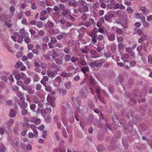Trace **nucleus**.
Here are the masks:
<instances>
[{
    "instance_id": "obj_1",
    "label": "nucleus",
    "mask_w": 152,
    "mask_h": 152,
    "mask_svg": "<svg viewBox=\"0 0 152 152\" xmlns=\"http://www.w3.org/2000/svg\"><path fill=\"white\" fill-rule=\"evenodd\" d=\"M19 34L18 36L17 41L18 43H20L23 42L24 37L26 36V34L28 33L25 31L24 28H22L20 30Z\"/></svg>"
},
{
    "instance_id": "obj_2",
    "label": "nucleus",
    "mask_w": 152,
    "mask_h": 152,
    "mask_svg": "<svg viewBox=\"0 0 152 152\" xmlns=\"http://www.w3.org/2000/svg\"><path fill=\"white\" fill-rule=\"evenodd\" d=\"M139 55L141 56L145 54L147 52L146 45L145 43H142L141 45L138 46L137 49Z\"/></svg>"
},
{
    "instance_id": "obj_3",
    "label": "nucleus",
    "mask_w": 152,
    "mask_h": 152,
    "mask_svg": "<svg viewBox=\"0 0 152 152\" xmlns=\"http://www.w3.org/2000/svg\"><path fill=\"white\" fill-rule=\"evenodd\" d=\"M51 9V8L48 7L45 10H43L40 13V19L41 20H45L48 17L47 14V12H49L50 10Z\"/></svg>"
},
{
    "instance_id": "obj_4",
    "label": "nucleus",
    "mask_w": 152,
    "mask_h": 152,
    "mask_svg": "<svg viewBox=\"0 0 152 152\" xmlns=\"http://www.w3.org/2000/svg\"><path fill=\"white\" fill-rule=\"evenodd\" d=\"M101 60L99 61H95L91 62L89 64V66L91 68L95 67L96 68L99 69L102 66V63L101 62H99V61H102Z\"/></svg>"
},
{
    "instance_id": "obj_5",
    "label": "nucleus",
    "mask_w": 152,
    "mask_h": 152,
    "mask_svg": "<svg viewBox=\"0 0 152 152\" xmlns=\"http://www.w3.org/2000/svg\"><path fill=\"white\" fill-rule=\"evenodd\" d=\"M17 103L21 108H26L28 106L27 103L25 102L24 99L23 97L17 100Z\"/></svg>"
},
{
    "instance_id": "obj_6",
    "label": "nucleus",
    "mask_w": 152,
    "mask_h": 152,
    "mask_svg": "<svg viewBox=\"0 0 152 152\" xmlns=\"http://www.w3.org/2000/svg\"><path fill=\"white\" fill-rule=\"evenodd\" d=\"M88 35L91 37V43L93 44H95L97 41V34L94 31L88 33Z\"/></svg>"
},
{
    "instance_id": "obj_7",
    "label": "nucleus",
    "mask_w": 152,
    "mask_h": 152,
    "mask_svg": "<svg viewBox=\"0 0 152 152\" xmlns=\"http://www.w3.org/2000/svg\"><path fill=\"white\" fill-rule=\"evenodd\" d=\"M47 100L48 103L47 104L48 105H50L52 107H55L56 104L55 102V98L51 96H48L47 98Z\"/></svg>"
},
{
    "instance_id": "obj_8",
    "label": "nucleus",
    "mask_w": 152,
    "mask_h": 152,
    "mask_svg": "<svg viewBox=\"0 0 152 152\" xmlns=\"http://www.w3.org/2000/svg\"><path fill=\"white\" fill-rule=\"evenodd\" d=\"M53 9L56 12L54 13V15L55 16L56 18L59 19V17L61 16V14H60L61 12L59 6L56 5H55Z\"/></svg>"
},
{
    "instance_id": "obj_9",
    "label": "nucleus",
    "mask_w": 152,
    "mask_h": 152,
    "mask_svg": "<svg viewBox=\"0 0 152 152\" xmlns=\"http://www.w3.org/2000/svg\"><path fill=\"white\" fill-rule=\"evenodd\" d=\"M26 125L28 126V128H31L33 131L34 133V137L37 138V137L38 132L36 129V127L33 124H30L28 123H26Z\"/></svg>"
},
{
    "instance_id": "obj_10",
    "label": "nucleus",
    "mask_w": 152,
    "mask_h": 152,
    "mask_svg": "<svg viewBox=\"0 0 152 152\" xmlns=\"http://www.w3.org/2000/svg\"><path fill=\"white\" fill-rule=\"evenodd\" d=\"M26 125L28 126V128H31L33 131L34 133V137L37 138V137L38 132L36 129V127L33 124H30L28 123H26Z\"/></svg>"
},
{
    "instance_id": "obj_11",
    "label": "nucleus",
    "mask_w": 152,
    "mask_h": 152,
    "mask_svg": "<svg viewBox=\"0 0 152 152\" xmlns=\"http://www.w3.org/2000/svg\"><path fill=\"white\" fill-rule=\"evenodd\" d=\"M88 93V90L86 87H85L84 88H82L80 91L81 96L84 99L86 98Z\"/></svg>"
},
{
    "instance_id": "obj_12",
    "label": "nucleus",
    "mask_w": 152,
    "mask_h": 152,
    "mask_svg": "<svg viewBox=\"0 0 152 152\" xmlns=\"http://www.w3.org/2000/svg\"><path fill=\"white\" fill-rule=\"evenodd\" d=\"M90 55L91 58H96L99 57V54L97 51L95 50H90Z\"/></svg>"
},
{
    "instance_id": "obj_13",
    "label": "nucleus",
    "mask_w": 152,
    "mask_h": 152,
    "mask_svg": "<svg viewBox=\"0 0 152 152\" xmlns=\"http://www.w3.org/2000/svg\"><path fill=\"white\" fill-rule=\"evenodd\" d=\"M47 75L49 77L53 78L57 75V72L56 70L53 71L52 72L48 70L47 71Z\"/></svg>"
},
{
    "instance_id": "obj_14",
    "label": "nucleus",
    "mask_w": 152,
    "mask_h": 152,
    "mask_svg": "<svg viewBox=\"0 0 152 152\" xmlns=\"http://www.w3.org/2000/svg\"><path fill=\"white\" fill-rule=\"evenodd\" d=\"M35 48V49H34L32 50V52L34 53L37 55H38L39 53L38 50L41 49V47L40 45H36Z\"/></svg>"
},
{
    "instance_id": "obj_15",
    "label": "nucleus",
    "mask_w": 152,
    "mask_h": 152,
    "mask_svg": "<svg viewBox=\"0 0 152 152\" xmlns=\"http://www.w3.org/2000/svg\"><path fill=\"white\" fill-rule=\"evenodd\" d=\"M49 80V78L48 76H44L42 79L40 83L44 86H46L47 85L46 82H48Z\"/></svg>"
},
{
    "instance_id": "obj_16",
    "label": "nucleus",
    "mask_w": 152,
    "mask_h": 152,
    "mask_svg": "<svg viewBox=\"0 0 152 152\" xmlns=\"http://www.w3.org/2000/svg\"><path fill=\"white\" fill-rule=\"evenodd\" d=\"M9 10L10 13L8 15L9 17L11 18L14 16V12L15 10V9L14 6H12L10 7Z\"/></svg>"
},
{
    "instance_id": "obj_17",
    "label": "nucleus",
    "mask_w": 152,
    "mask_h": 152,
    "mask_svg": "<svg viewBox=\"0 0 152 152\" xmlns=\"http://www.w3.org/2000/svg\"><path fill=\"white\" fill-rule=\"evenodd\" d=\"M114 5V9H117L119 8L122 10L125 9V7L124 6L121 4H115Z\"/></svg>"
},
{
    "instance_id": "obj_18",
    "label": "nucleus",
    "mask_w": 152,
    "mask_h": 152,
    "mask_svg": "<svg viewBox=\"0 0 152 152\" xmlns=\"http://www.w3.org/2000/svg\"><path fill=\"white\" fill-rule=\"evenodd\" d=\"M107 36L108 39L110 41H113L115 40V35L107 33Z\"/></svg>"
},
{
    "instance_id": "obj_19",
    "label": "nucleus",
    "mask_w": 152,
    "mask_h": 152,
    "mask_svg": "<svg viewBox=\"0 0 152 152\" xmlns=\"http://www.w3.org/2000/svg\"><path fill=\"white\" fill-rule=\"evenodd\" d=\"M31 122L34 123L37 125H39L40 124L41 120L39 118L33 117L32 118Z\"/></svg>"
},
{
    "instance_id": "obj_20",
    "label": "nucleus",
    "mask_w": 152,
    "mask_h": 152,
    "mask_svg": "<svg viewBox=\"0 0 152 152\" xmlns=\"http://www.w3.org/2000/svg\"><path fill=\"white\" fill-rule=\"evenodd\" d=\"M147 36L146 35L143 34V35L138 40V42L140 43L144 42V41L147 40Z\"/></svg>"
},
{
    "instance_id": "obj_21",
    "label": "nucleus",
    "mask_w": 152,
    "mask_h": 152,
    "mask_svg": "<svg viewBox=\"0 0 152 152\" xmlns=\"http://www.w3.org/2000/svg\"><path fill=\"white\" fill-rule=\"evenodd\" d=\"M24 41L27 44L30 43L31 42V40L29 37L28 34H26V36L24 37Z\"/></svg>"
},
{
    "instance_id": "obj_22",
    "label": "nucleus",
    "mask_w": 152,
    "mask_h": 152,
    "mask_svg": "<svg viewBox=\"0 0 152 152\" xmlns=\"http://www.w3.org/2000/svg\"><path fill=\"white\" fill-rule=\"evenodd\" d=\"M52 52L48 51L46 54L43 55L44 57L47 60L50 59V57L52 56Z\"/></svg>"
},
{
    "instance_id": "obj_23",
    "label": "nucleus",
    "mask_w": 152,
    "mask_h": 152,
    "mask_svg": "<svg viewBox=\"0 0 152 152\" xmlns=\"http://www.w3.org/2000/svg\"><path fill=\"white\" fill-rule=\"evenodd\" d=\"M59 55L58 53H56L54 49H53L52 52V58L55 59Z\"/></svg>"
},
{
    "instance_id": "obj_24",
    "label": "nucleus",
    "mask_w": 152,
    "mask_h": 152,
    "mask_svg": "<svg viewBox=\"0 0 152 152\" xmlns=\"http://www.w3.org/2000/svg\"><path fill=\"white\" fill-rule=\"evenodd\" d=\"M10 18H9V15H6L3 14L0 16V20L1 21H4L5 20Z\"/></svg>"
},
{
    "instance_id": "obj_25",
    "label": "nucleus",
    "mask_w": 152,
    "mask_h": 152,
    "mask_svg": "<svg viewBox=\"0 0 152 152\" xmlns=\"http://www.w3.org/2000/svg\"><path fill=\"white\" fill-rule=\"evenodd\" d=\"M81 70L84 74H85L87 72H89V69L88 67L84 66L81 68Z\"/></svg>"
},
{
    "instance_id": "obj_26",
    "label": "nucleus",
    "mask_w": 152,
    "mask_h": 152,
    "mask_svg": "<svg viewBox=\"0 0 152 152\" xmlns=\"http://www.w3.org/2000/svg\"><path fill=\"white\" fill-rule=\"evenodd\" d=\"M9 116L10 117L12 118H13L15 116L16 114L15 112V111L13 109L10 110V113H9Z\"/></svg>"
},
{
    "instance_id": "obj_27",
    "label": "nucleus",
    "mask_w": 152,
    "mask_h": 152,
    "mask_svg": "<svg viewBox=\"0 0 152 152\" xmlns=\"http://www.w3.org/2000/svg\"><path fill=\"white\" fill-rule=\"evenodd\" d=\"M89 50V48L87 46H86L81 50L82 53L86 54L88 53Z\"/></svg>"
},
{
    "instance_id": "obj_28",
    "label": "nucleus",
    "mask_w": 152,
    "mask_h": 152,
    "mask_svg": "<svg viewBox=\"0 0 152 152\" xmlns=\"http://www.w3.org/2000/svg\"><path fill=\"white\" fill-rule=\"evenodd\" d=\"M56 63L58 65H61L62 64V60L61 58H58L55 59Z\"/></svg>"
},
{
    "instance_id": "obj_29",
    "label": "nucleus",
    "mask_w": 152,
    "mask_h": 152,
    "mask_svg": "<svg viewBox=\"0 0 152 152\" xmlns=\"http://www.w3.org/2000/svg\"><path fill=\"white\" fill-rule=\"evenodd\" d=\"M66 34H67L62 33L61 34L57 36L56 37V38L58 40H61L63 38V36Z\"/></svg>"
},
{
    "instance_id": "obj_30",
    "label": "nucleus",
    "mask_w": 152,
    "mask_h": 152,
    "mask_svg": "<svg viewBox=\"0 0 152 152\" xmlns=\"http://www.w3.org/2000/svg\"><path fill=\"white\" fill-rule=\"evenodd\" d=\"M86 3L84 1L80 0L78 2V5L80 7H83L85 5H86Z\"/></svg>"
},
{
    "instance_id": "obj_31",
    "label": "nucleus",
    "mask_w": 152,
    "mask_h": 152,
    "mask_svg": "<svg viewBox=\"0 0 152 152\" xmlns=\"http://www.w3.org/2000/svg\"><path fill=\"white\" fill-rule=\"evenodd\" d=\"M141 10L145 14H147L149 13V11L145 7H142L141 8Z\"/></svg>"
},
{
    "instance_id": "obj_32",
    "label": "nucleus",
    "mask_w": 152,
    "mask_h": 152,
    "mask_svg": "<svg viewBox=\"0 0 152 152\" xmlns=\"http://www.w3.org/2000/svg\"><path fill=\"white\" fill-rule=\"evenodd\" d=\"M135 34H138L141 35L142 34V31L140 29L135 28L134 30Z\"/></svg>"
},
{
    "instance_id": "obj_33",
    "label": "nucleus",
    "mask_w": 152,
    "mask_h": 152,
    "mask_svg": "<svg viewBox=\"0 0 152 152\" xmlns=\"http://www.w3.org/2000/svg\"><path fill=\"white\" fill-rule=\"evenodd\" d=\"M49 33L51 34H58V33L56 32L53 28H51L48 30Z\"/></svg>"
},
{
    "instance_id": "obj_34",
    "label": "nucleus",
    "mask_w": 152,
    "mask_h": 152,
    "mask_svg": "<svg viewBox=\"0 0 152 152\" xmlns=\"http://www.w3.org/2000/svg\"><path fill=\"white\" fill-rule=\"evenodd\" d=\"M12 100H7L5 102V103L7 106H10L12 105Z\"/></svg>"
},
{
    "instance_id": "obj_35",
    "label": "nucleus",
    "mask_w": 152,
    "mask_h": 152,
    "mask_svg": "<svg viewBox=\"0 0 152 152\" xmlns=\"http://www.w3.org/2000/svg\"><path fill=\"white\" fill-rule=\"evenodd\" d=\"M117 80L118 83H116L118 84L121 83L123 81V77L121 75L118 76L117 79Z\"/></svg>"
},
{
    "instance_id": "obj_36",
    "label": "nucleus",
    "mask_w": 152,
    "mask_h": 152,
    "mask_svg": "<svg viewBox=\"0 0 152 152\" xmlns=\"http://www.w3.org/2000/svg\"><path fill=\"white\" fill-rule=\"evenodd\" d=\"M61 78L60 76H57L54 80V82L56 81L58 83H60L61 81Z\"/></svg>"
},
{
    "instance_id": "obj_37",
    "label": "nucleus",
    "mask_w": 152,
    "mask_h": 152,
    "mask_svg": "<svg viewBox=\"0 0 152 152\" xmlns=\"http://www.w3.org/2000/svg\"><path fill=\"white\" fill-rule=\"evenodd\" d=\"M51 118L49 115H48L45 117L44 119L47 123H50L51 121Z\"/></svg>"
},
{
    "instance_id": "obj_38",
    "label": "nucleus",
    "mask_w": 152,
    "mask_h": 152,
    "mask_svg": "<svg viewBox=\"0 0 152 152\" xmlns=\"http://www.w3.org/2000/svg\"><path fill=\"white\" fill-rule=\"evenodd\" d=\"M54 121L56 122H60V119L57 115H55L53 118Z\"/></svg>"
},
{
    "instance_id": "obj_39",
    "label": "nucleus",
    "mask_w": 152,
    "mask_h": 152,
    "mask_svg": "<svg viewBox=\"0 0 152 152\" xmlns=\"http://www.w3.org/2000/svg\"><path fill=\"white\" fill-rule=\"evenodd\" d=\"M47 27L48 28H52L54 26L53 23L50 20H48L47 22Z\"/></svg>"
},
{
    "instance_id": "obj_40",
    "label": "nucleus",
    "mask_w": 152,
    "mask_h": 152,
    "mask_svg": "<svg viewBox=\"0 0 152 152\" xmlns=\"http://www.w3.org/2000/svg\"><path fill=\"white\" fill-rule=\"evenodd\" d=\"M71 58V56L68 54L64 56V60L66 61H69Z\"/></svg>"
},
{
    "instance_id": "obj_41",
    "label": "nucleus",
    "mask_w": 152,
    "mask_h": 152,
    "mask_svg": "<svg viewBox=\"0 0 152 152\" xmlns=\"http://www.w3.org/2000/svg\"><path fill=\"white\" fill-rule=\"evenodd\" d=\"M24 83L26 85H28L31 81V79L30 78H26L25 80H23Z\"/></svg>"
},
{
    "instance_id": "obj_42",
    "label": "nucleus",
    "mask_w": 152,
    "mask_h": 152,
    "mask_svg": "<svg viewBox=\"0 0 152 152\" xmlns=\"http://www.w3.org/2000/svg\"><path fill=\"white\" fill-rule=\"evenodd\" d=\"M35 88L37 91H40L42 88V86L40 84H36Z\"/></svg>"
},
{
    "instance_id": "obj_43",
    "label": "nucleus",
    "mask_w": 152,
    "mask_h": 152,
    "mask_svg": "<svg viewBox=\"0 0 152 152\" xmlns=\"http://www.w3.org/2000/svg\"><path fill=\"white\" fill-rule=\"evenodd\" d=\"M55 135L56 140L59 141L60 140V137L59 136V133L58 131H56L55 132Z\"/></svg>"
},
{
    "instance_id": "obj_44",
    "label": "nucleus",
    "mask_w": 152,
    "mask_h": 152,
    "mask_svg": "<svg viewBox=\"0 0 152 152\" xmlns=\"http://www.w3.org/2000/svg\"><path fill=\"white\" fill-rule=\"evenodd\" d=\"M79 58L75 56H72L71 57V61L73 63H75L77 61H78Z\"/></svg>"
},
{
    "instance_id": "obj_45",
    "label": "nucleus",
    "mask_w": 152,
    "mask_h": 152,
    "mask_svg": "<svg viewBox=\"0 0 152 152\" xmlns=\"http://www.w3.org/2000/svg\"><path fill=\"white\" fill-rule=\"evenodd\" d=\"M14 122V121L13 119H10L8 122L7 125L9 127L11 126L12 125Z\"/></svg>"
},
{
    "instance_id": "obj_46",
    "label": "nucleus",
    "mask_w": 152,
    "mask_h": 152,
    "mask_svg": "<svg viewBox=\"0 0 152 152\" xmlns=\"http://www.w3.org/2000/svg\"><path fill=\"white\" fill-rule=\"evenodd\" d=\"M23 64L20 61H19L17 62L16 65L15 67L16 69H19L22 66Z\"/></svg>"
},
{
    "instance_id": "obj_47",
    "label": "nucleus",
    "mask_w": 152,
    "mask_h": 152,
    "mask_svg": "<svg viewBox=\"0 0 152 152\" xmlns=\"http://www.w3.org/2000/svg\"><path fill=\"white\" fill-rule=\"evenodd\" d=\"M33 100L34 102L36 104H37L39 102V98L38 97L35 96H34L33 97Z\"/></svg>"
},
{
    "instance_id": "obj_48",
    "label": "nucleus",
    "mask_w": 152,
    "mask_h": 152,
    "mask_svg": "<svg viewBox=\"0 0 152 152\" xmlns=\"http://www.w3.org/2000/svg\"><path fill=\"white\" fill-rule=\"evenodd\" d=\"M5 147L3 144H0V151L1 152H4Z\"/></svg>"
},
{
    "instance_id": "obj_49",
    "label": "nucleus",
    "mask_w": 152,
    "mask_h": 152,
    "mask_svg": "<svg viewBox=\"0 0 152 152\" xmlns=\"http://www.w3.org/2000/svg\"><path fill=\"white\" fill-rule=\"evenodd\" d=\"M57 41V40L56 38L54 37H52L51 39L50 42L53 44H54L56 43Z\"/></svg>"
},
{
    "instance_id": "obj_50",
    "label": "nucleus",
    "mask_w": 152,
    "mask_h": 152,
    "mask_svg": "<svg viewBox=\"0 0 152 152\" xmlns=\"http://www.w3.org/2000/svg\"><path fill=\"white\" fill-rule=\"evenodd\" d=\"M104 19L106 21L110 22L111 20V18L107 13L104 16Z\"/></svg>"
},
{
    "instance_id": "obj_51",
    "label": "nucleus",
    "mask_w": 152,
    "mask_h": 152,
    "mask_svg": "<svg viewBox=\"0 0 152 152\" xmlns=\"http://www.w3.org/2000/svg\"><path fill=\"white\" fill-rule=\"evenodd\" d=\"M60 93H61L62 95L64 96L66 95V91L65 88H62L60 91Z\"/></svg>"
},
{
    "instance_id": "obj_52",
    "label": "nucleus",
    "mask_w": 152,
    "mask_h": 152,
    "mask_svg": "<svg viewBox=\"0 0 152 152\" xmlns=\"http://www.w3.org/2000/svg\"><path fill=\"white\" fill-rule=\"evenodd\" d=\"M45 87V90L48 92H50L52 90L51 87L49 86H44Z\"/></svg>"
},
{
    "instance_id": "obj_53",
    "label": "nucleus",
    "mask_w": 152,
    "mask_h": 152,
    "mask_svg": "<svg viewBox=\"0 0 152 152\" xmlns=\"http://www.w3.org/2000/svg\"><path fill=\"white\" fill-rule=\"evenodd\" d=\"M88 105L89 107L91 109H93L94 107V104L92 101H91L89 102Z\"/></svg>"
},
{
    "instance_id": "obj_54",
    "label": "nucleus",
    "mask_w": 152,
    "mask_h": 152,
    "mask_svg": "<svg viewBox=\"0 0 152 152\" xmlns=\"http://www.w3.org/2000/svg\"><path fill=\"white\" fill-rule=\"evenodd\" d=\"M37 104H38V105L39 107H42L44 104V101L41 100L40 101H39V102Z\"/></svg>"
},
{
    "instance_id": "obj_55",
    "label": "nucleus",
    "mask_w": 152,
    "mask_h": 152,
    "mask_svg": "<svg viewBox=\"0 0 152 152\" xmlns=\"http://www.w3.org/2000/svg\"><path fill=\"white\" fill-rule=\"evenodd\" d=\"M42 49L43 50H45L48 47V45L47 43H43L42 45Z\"/></svg>"
},
{
    "instance_id": "obj_56",
    "label": "nucleus",
    "mask_w": 152,
    "mask_h": 152,
    "mask_svg": "<svg viewBox=\"0 0 152 152\" xmlns=\"http://www.w3.org/2000/svg\"><path fill=\"white\" fill-rule=\"evenodd\" d=\"M118 46L119 49L122 50L124 48V45L122 43H119L118 45Z\"/></svg>"
},
{
    "instance_id": "obj_57",
    "label": "nucleus",
    "mask_w": 152,
    "mask_h": 152,
    "mask_svg": "<svg viewBox=\"0 0 152 152\" xmlns=\"http://www.w3.org/2000/svg\"><path fill=\"white\" fill-rule=\"evenodd\" d=\"M25 14L26 16L27 17H30V16H32V15H31V12L30 11H27L25 12Z\"/></svg>"
},
{
    "instance_id": "obj_58",
    "label": "nucleus",
    "mask_w": 152,
    "mask_h": 152,
    "mask_svg": "<svg viewBox=\"0 0 152 152\" xmlns=\"http://www.w3.org/2000/svg\"><path fill=\"white\" fill-rule=\"evenodd\" d=\"M21 78L23 80H25L26 78V75L23 72L20 73Z\"/></svg>"
},
{
    "instance_id": "obj_59",
    "label": "nucleus",
    "mask_w": 152,
    "mask_h": 152,
    "mask_svg": "<svg viewBox=\"0 0 152 152\" xmlns=\"http://www.w3.org/2000/svg\"><path fill=\"white\" fill-rule=\"evenodd\" d=\"M68 11L67 10H62V12H61L60 14L61 15L62 14V15H63L64 16H65L68 14Z\"/></svg>"
},
{
    "instance_id": "obj_60",
    "label": "nucleus",
    "mask_w": 152,
    "mask_h": 152,
    "mask_svg": "<svg viewBox=\"0 0 152 152\" xmlns=\"http://www.w3.org/2000/svg\"><path fill=\"white\" fill-rule=\"evenodd\" d=\"M116 15L119 17H121L122 16V11L121 10H119L116 12Z\"/></svg>"
},
{
    "instance_id": "obj_61",
    "label": "nucleus",
    "mask_w": 152,
    "mask_h": 152,
    "mask_svg": "<svg viewBox=\"0 0 152 152\" xmlns=\"http://www.w3.org/2000/svg\"><path fill=\"white\" fill-rule=\"evenodd\" d=\"M66 87L67 89H70L71 86V83L70 82H69L65 84Z\"/></svg>"
},
{
    "instance_id": "obj_62",
    "label": "nucleus",
    "mask_w": 152,
    "mask_h": 152,
    "mask_svg": "<svg viewBox=\"0 0 152 152\" xmlns=\"http://www.w3.org/2000/svg\"><path fill=\"white\" fill-rule=\"evenodd\" d=\"M104 38V37L103 35L102 34H99V35L97 37V39L99 41H101Z\"/></svg>"
},
{
    "instance_id": "obj_63",
    "label": "nucleus",
    "mask_w": 152,
    "mask_h": 152,
    "mask_svg": "<svg viewBox=\"0 0 152 152\" xmlns=\"http://www.w3.org/2000/svg\"><path fill=\"white\" fill-rule=\"evenodd\" d=\"M70 49L69 47H66L64 49V51L66 53L69 54L70 51Z\"/></svg>"
},
{
    "instance_id": "obj_64",
    "label": "nucleus",
    "mask_w": 152,
    "mask_h": 152,
    "mask_svg": "<svg viewBox=\"0 0 152 152\" xmlns=\"http://www.w3.org/2000/svg\"><path fill=\"white\" fill-rule=\"evenodd\" d=\"M27 56L30 59H31L34 57V56L32 53H29L28 54Z\"/></svg>"
}]
</instances>
